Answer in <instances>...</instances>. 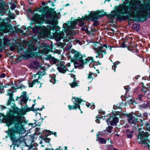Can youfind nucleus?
Returning a JSON list of instances; mask_svg holds the SVG:
<instances>
[{"label":"nucleus","mask_w":150,"mask_h":150,"mask_svg":"<svg viewBox=\"0 0 150 150\" xmlns=\"http://www.w3.org/2000/svg\"><path fill=\"white\" fill-rule=\"evenodd\" d=\"M1 78H4L5 76V74L3 73L1 74Z\"/></svg>","instance_id":"obj_61"},{"label":"nucleus","mask_w":150,"mask_h":150,"mask_svg":"<svg viewBox=\"0 0 150 150\" xmlns=\"http://www.w3.org/2000/svg\"><path fill=\"white\" fill-rule=\"evenodd\" d=\"M148 8L143 13H142V14L137 17V20L139 21H143L141 19L146 20L147 19L148 16L150 15V6H148Z\"/></svg>","instance_id":"obj_15"},{"label":"nucleus","mask_w":150,"mask_h":150,"mask_svg":"<svg viewBox=\"0 0 150 150\" xmlns=\"http://www.w3.org/2000/svg\"><path fill=\"white\" fill-rule=\"evenodd\" d=\"M140 9L131 0L128 6H126V4H121L118 6H115V9L116 13L115 16L120 21L122 19H127L133 15L138 13L142 14V10Z\"/></svg>","instance_id":"obj_2"},{"label":"nucleus","mask_w":150,"mask_h":150,"mask_svg":"<svg viewBox=\"0 0 150 150\" xmlns=\"http://www.w3.org/2000/svg\"><path fill=\"white\" fill-rule=\"evenodd\" d=\"M91 46L98 54V56H96V58H102L104 55L106 53L107 45L106 44L101 45L98 42H95L92 43Z\"/></svg>","instance_id":"obj_5"},{"label":"nucleus","mask_w":150,"mask_h":150,"mask_svg":"<svg viewBox=\"0 0 150 150\" xmlns=\"http://www.w3.org/2000/svg\"><path fill=\"white\" fill-rule=\"evenodd\" d=\"M134 132L133 131H130L129 129H127L126 131V134L127 137L129 139L132 138V135Z\"/></svg>","instance_id":"obj_27"},{"label":"nucleus","mask_w":150,"mask_h":150,"mask_svg":"<svg viewBox=\"0 0 150 150\" xmlns=\"http://www.w3.org/2000/svg\"><path fill=\"white\" fill-rule=\"evenodd\" d=\"M12 102H14V100L13 97H9V100L7 103V105H11Z\"/></svg>","instance_id":"obj_36"},{"label":"nucleus","mask_w":150,"mask_h":150,"mask_svg":"<svg viewBox=\"0 0 150 150\" xmlns=\"http://www.w3.org/2000/svg\"><path fill=\"white\" fill-rule=\"evenodd\" d=\"M94 63L95 62H94V61H92V62H90L89 65V67L91 68L94 67L95 66Z\"/></svg>","instance_id":"obj_48"},{"label":"nucleus","mask_w":150,"mask_h":150,"mask_svg":"<svg viewBox=\"0 0 150 150\" xmlns=\"http://www.w3.org/2000/svg\"><path fill=\"white\" fill-rule=\"evenodd\" d=\"M148 2H146V1H144V4H145L146 5V6H142V8H144V10H143L142 11V13H143V12H145L146 11L145 8H148V6H149V5L150 4V0H147Z\"/></svg>","instance_id":"obj_28"},{"label":"nucleus","mask_w":150,"mask_h":150,"mask_svg":"<svg viewBox=\"0 0 150 150\" xmlns=\"http://www.w3.org/2000/svg\"><path fill=\"white\" fill-rule=\"evenodd\" d=\"M112 16V15L111 14H107L106 16L108 18H110V17L111 18V17H111Z\"/></svg>","instance_id":"obj_63"},{"label":"nucleus","mask_w":150,"mask_h":150,"mask_svg":"<svg viewBox=\"0 0 150 150\" xmlns=\"http://www.w3.org/2000/svg\"><path fill=\"white\" fill-rule=\"evenodd\" d=\"M98 117H96V122L98 123H100V119L98 118Z\"/></svg>","instance_id":"obj_59"},{"label":"nucleus","mask_w":150,"mask_h":150,"mask_svg":"<svg viewBox=\"0 0 150 150\" xmlns=\"http://www.w3.org/2000/svg\"><path fill=\"white\" fill-rule=\"evenodd\" d=\"M98 141L101 143L102 144H105L106 142V140L103 138H99Z\"/></svg>","instance_id":"obj_38"},{"label":"nucleus","mask_w":150,"mask_h":150,"mask_svg":"<svg viewBox=\"0 0 150 150\" xmlns=\"http://www.w3.org/2000/svg\"><path fill=\"white\" fill-rule=\"evenodd\" d=\"M143 97V96L142 94H140L138 96V97L137 98L139 101H141L142 100V98Z\"/></svg>","instance_id":"obj_45"},{"label":"nucleus","mask_w":150,"mask_h":150,"mask_svg":"<svg viewBox=\"0 0 150 150\" xmlns=\"http://www.w3.org/2000/svg\"><path fill=\"white\" fill-rule=\"evenodd\" d=\"M85 16H82L81 18L78 17L76 19L73 21H67L66 23L63 25V28H77L76 25L78 23V25L81 28H85Z\"/></svg>","instance_id":"obj_4"},{"label":"nucleus","mask_w":150,"mask_h":150,"mask_svg":"<svg viewBox=\"0 0 150 150\" xmlns=\"http://www.w3.org/2000/svg\"><path fill=\"white\" fill-rule=\"evenodd\" d=\"M50 81L52 82L53 84H54L56 83V80L55 79V77L54 76H52L50 80Z\"/></svg>","instance_id":"obj_40"},{"label":"nucleus","mask_w":150,"mask_h":150,"mask_svg":"<svg viewBox=\"0 0 150 150\" xmlns=\"http://www.w3.org/2000/svg\"><path fill=\"white\" fill-rule=\"evenodd\" d=\"M139 144H142V146L143 147H147L149 148V146H150V145L148 144L146 142V141H145L142 142L141 140H140V141H139Z\"/></svg>","instance_id":"obj_31"},{"label":"nucleus","mask_w":150,"mask_h":150,"mask_svg":"<svg viewBox=\"0 0 150 150\" xmlns=\"http://www.w3.org/2000/svg\"><path fill=\"white\" fill-rule=\"evenodd\" d=\"M111 117L112 116L109 114H108L107 116H105L104 117V119L106 120V121L107 122L108 124V122H110V120H111Z\"/></svg>","instance_id":"obj_34"},{"label":"nucleus","mask_w":150,"mask_h":150,"mask_svg":"<svg viewBox=\"0 0 150 150\" xmlns=\"http://www.w3.org/2000/svg\"><path fill=\"white\" fill-rule=\"evenodd\" d=\"M70 66H71L69 64H68L67 65H66L60 64L58 65L57 68L59 72L63 73H64L67 71L70 72L72 71V69H70Z\"/></svg>","instance_id":"obj_12"},{"label":"nucleus","mask_w":150,"mask_h":150,"mask_svg":"<svg viewBox=\"0 0 150 150\" xmlns=\"http://www.w3.org/2000/svg\"><path fill=\"white\" fill-rule=\"evenodd\" d=\"M1 40L0 39V50H2L4 48V47L1 44Z\"/></svg>","instance_id":"obj_54"},{"label":"nucleus","mask_w":150,"mask_h":150,"mask_svg":"<svg viewBox=\"0 0 150 150\" xmlns=\"http://www.w3.org/2000/svg\"><path fill=\"white\" fill-rule=\"evenodd\" d=\"M38 49L37 47L33 45H30L29 46L26 51L23 52V56L26 58H28L30 57L33 58L36 57L38 54L37 53L35 52L34 51H36Z\"/></svg>","instance_id":"obj_7"},{"label":"nucleus","mask_w":150,"mask_h":150,"mask_svg":"<svg viewBox=\"0 0 150 150\" xmlns=\"http://www.w3.org/2000/svg\"><path fill=\"white\" fill-rule=\"evenodd\" d=\"M113 128V127L111 126H108L106 128V130L108 133H110L111 132V131Z\"/></svg>","instance_id":"obj_39"},{"label":"nucleus","mask_w":150,"mask_h":150,"mask_svg":"<svg viewBox=\"0 0 150 150\" xmlns=\"http://www.w3.org/2000/svg\"><path fill=\"white\" fill-rule=\"evenodd\" d=\"M135 100L134 99H132L129 100L128 101V103L130 104H133V103H135Z\"/></svg>","instance_id":"obj_44"},{"label":"nucleus","mask_w":150,"mask_h":150,"mask_svg":"<svg viewBox=\"0 0 150 150\" xmlns=\"http://www.w3.org/2000/svg\"><path fill=\"white\" fill-rule=\"evenodd\" d=\"M93 61V58L92 57H89L86 58H85V59H83L82 65V67L85 64L88 63H90V62H92Z\"/></svg>","instance_id":"obj_25"},{"label":"nucleus","mask_w":150,"mask_h":150,"mask_svg":"<svg viewBox=\"0 0 150 150\" xmlns=\"http://www.w3.org/2000/svg\"><path fill=\"white\" fill-rule=\"evenodd\" d=\"M149 90H150V87L149 88H148V87H147L146 88V89H142V91L143 92H147L148 91H149Z\"/></svg>","instance_id":"obj_51"},{"label":"nucleus","mask_w":150,"mask_h":150,"mask_svg":"<svg viewBox=\"0 0 150 150\" xmlns=\"http://www.w3.org/2000/svg\"><path fill=\"white\" fill-rule=\"evenodd\" d=\"M149 124L148 123L146 122L145 124V126L146 128H147V127H150L149 126Z\"/></svg>","instance_id":"obj_60"},{"label":"nucleus","mask_w":150,"mask_h":150,"mask_svg":"<svg viewBox=\"0 0 150 150\" xmlns=\"http://www.w3.org/2000/svg\"><path fill=\"white\" fill-rule=\"evenodd\" d=\"M13 90L12 89L8 90L7 91V95L9 97H12L13 95Z\"/></svg>","instance_id":"obj_33"},{"label":"nucleus","mask_w":150,"mask_h":150,"mask_svg":"<svg viewBox=\"0 0 150 150\" xmlns=\"http://www.w3.org/2000/svg\"><path fill=\"white\" fill-rule=\"evenodd\" d=\"M150 138V134L147 132H144L143 131L139 132L138 137V139L141 140L142 142L144 141L146 139Z\"/></svg>","instance_id":"obj_14"},{"label":"nucleus","mask_w":150,"mask_h":150,"mask_svg":"<svg viewBox=\"0 0 150 150\" xmlns=\"http://www.w3.org/2000/svg\"><path fill=\"white\" fill-rule=\"evenodd\" d=\"M41 70L42 71H40L38 72V74H37L34 75V77L35 78L36 77V76L38 74L40 75V76H42L45 74V70L44 69H42Z\"/></svg>","instance_id":"obj_35"},{"label":"nucleus","mask_w":150,"mask_h":150,"mask_svg":"<svg viewBox=\"0 0 150 150\" xmlns=\"http://www.w3.org/2000/svg\"><path fill=\"white\" fill-rule=\"evenodd\" d=\"M92 75H94V74L91 72H90L88 74V78L89 80V81L90 82H91L93 79V77L92 76Z\"/></svg>","instance_id":"obj_37"},{"label":"nucleus","mask_w":150,"mask_h":150,"mask_svg":"<svg viewBox=\"0 0 150 150\" xmlns=\"http://www.w3.org/2000/svg\"><path fill=\"white\" fill-rule=\"evenodd\" d=\"M11 5V8L12 10H14L15 8L16 7V6L14 3H10Z\"/></svg>","instance_id":"obj_41"},{"label":"nucleus","mask_w":150,"mask_h":150,"mask_svg":"<svg viewBox=\"0 0 150 150\" xmlns=\"http://www.w3.org/2000/svg\"><path fill=\"white\" fill-rule=\"evenodd\" d=\"M44 8H45V7H42V8H37V10L38 11H39V12L41 13H42V14H43V13H44V12L42 11L44 10L43 9Z\"/></svg>","instance_id":"obj_46"},{"label":"nucleus","mask_w":150,"mask_h":150,"mask_svg":"<svg viewBox=\"0 0 150 150\" xmlns=\"http://www.w3.org/2000/svg\"><path fill=\"white\" fill-rule=\"evenodd\" d=\"M124 0H122V1H123ZM125 1H124L123 2V3L122 4H128L129 3V0H124Z\"/></svg>","instance_id":"obj_55"},{"label":"nucleus","mask_w":150,"mask_h":150,"mask_svg":"<svg viewBox=\"0 0 150 150\" xmlns=\"http://www.w3.org/2000/svg\"><path fill=\"white\" fill-rule=\"evenodd\" d=\"M46 18L45 20V23L50 25L51 26L49 28L43 26L44 28H61L58 26H57V21L53 18Z\"/></svg>","instance_id":"obj_11"},{"label":"nucleus","mask_w":150,"mask_h":150,"mask_svg":"<svg viewBox=\"0 0 150 150\" xmlns=\"http://www.w3.org/2000/svg\"><path fill=\"white\" fill-rule=\"evenodd\" d=\"M20 98H21V104H22L23 103H26L27 101L26 96L23 95H21L20 97H18L16 100H18Z\"/></svg>","instance_id":"obj_26"},{"label":"nucleus","mask_w":150,"mask_h":150,"mask_svg":"<svg viewBox=\"0 0 150 150\" xmlns=\"http://www.w3.org/2000/svg\"><path fill=\"white\" fill-rule=\"evenodd\" d=\"M114 65L112 66V69L114 71H115V69L116 67H117L116 65L117 64L116 63H115L114 64Z\"/></svg>","instance_id":"obj_49"},{"label":"nucleus","mask_w":150,"mask_h":150,"mask_svg":"<svg viewBox=\"0 0 150 150\" xmlns=\"http://www.w3.org/2000/svg\"><path fill=\"white\" fill-rule=\"evenodd\" d=\"M29 67L31 68L37 69L39 67V63L37 61H33L30 64Z\"/></svg>","instance_id":"obj_24"},{"label":"nucleus","mask_w":150,"mask_h":150,"mask_svg":"<svg viewBox=\"0 0 150 150\" xmlns=\"http://www.w3.org/2000/svg\"><path fill=\"white\" fill-rule=\"evenodd\" d=\"M99 17L97 15V13H95L94 11L90 12L89 15L86 14L85 15V21H91L93 22V25L94 26H97L99 24L98 20Z\"/></svg>","instance_id":"obj_8"},{"label":"nucleus","mask_w":150,"mask_h":150,"mask_svg":"<svg viewBox=\"0 0 150 150\" xmlns=\"http://www.w3.org/2000/svg\"><path fill=\"white\" fill-rule=\"evenodd\" d=\"M146 129L147 131H148L150 132V127H147V128H146Z\"/></svg>","instance_id":"obj_64"},{"label":"nucleus","mask_w":150,"mask_h":150,"mask_svg":"<svg viewBox=\"0 0 150 150\" xmlns=\"http://www.w3.org/2000/svg\"><path fill=\"white\" fill-rule=\"evenodd\" d=\"M33 32L35 35H38L39 38H45L51 35V30L53 31L52 34L57 41H59L61 39L65 36L70 35L71 38L68 37L69 39L73 38V35L75 33L72 29H64L62 32H59V29H32Z\"/></svg>","instance_id":"obj_3"},{"label":"nucleus","mask_w":150,"mask_h":150,"mask_svg":"<svg viewBox=\"0 0 150 150\" xmlns=\"http://www.w3.org/2000/svg\"><path fill=\"white\" fill-rule=\"evenodd\" d=\"M94 11L95 13H97V15L100 18H102L104 16H106L107 14V13H104V11L103 10H101L100 11L98 10Z\"/></svg>","instance_id":"obj_23"},{"label":"nucleus","mask_w":150,"mask_h":150,"mask_svg":"<svg viewBox=\"0 0 150 150\" xmlns=\"http://www.w3.org/2000/svg\"><path fill=\"white\" fill-rule=\"evenodd\" d=\"M71 52L74 54V58L75 59L78 61V62H74L75 66L82 67V63L83 59H85V57L83 56L79 52L74 50L72 49L71 50Z\"/></svg>","instance_id":"obj_6"},{"label":"nucleus","mask_w":150,"mask_h":150,"mask_svg":"<svg viewBox=\"0 0 150 150\" xmlns=\"http://www.w3.org/2000/svg\"><path fill=\"white\" fill-rule=\"evenodd\" d=\"M25 86L23 85H21L20 87H19V88H20L21 89H24L25 88Z\"/></svg>","instance_id":"obj_57"},{"label":"nucleus","mask_w":150,"mask_h":150,"mask_svg":"<svg viewBox=\"0 0 150 150\" xmlns=\"http://www.w3.org/2000/svg\"><path fill=\"white\" fill-rule=\"evenodd\" d=\"M26 93H27L26 92H25V91L23 92H22L23 95H23L24 96H26Z\"/></svg>","instance_id":"obj_62"},{"label":"nucleus","mask_w":150,"mask_h":150,"mask_svg":"<svg viewBox=\"0 0 150 150\" xmlns=\"http://www.w3.org/2000/svg\"><path fill=\"white\" fill-rule=\"evenodd\" d=\"M8 16L11 19H14L15 17L14 16V14L10 12L8 15Z\"/></svg>","instance_id":"obj_42"},{"label":"nucleus","mask_w":150,"mask_h":150,"mask_svg":"<svg viewBox=\"0 0 150 150\" xmlns=\"http://www.w3.org/2000/svg\"><path fill=\"white\" fill-rule=\"evenodd\" d=\"M134 29V31H136L137 32H138L139 33H140V29Z\"/></svg>","instance_id":"obj_58"},{"label":"nucleus","mask_w":150,"mask_h":150,"mask_svg":"<svg viewBox=\"0 0 150 150\" xmlns=\"http://www.w3.org/2000/svg\"><path fill=\"white\" fill-rule=\"evenodd\" d=\"M44 8L42 11L44 12L42 16L44 18H53L54 15L56 13L55 11H54L55 8H50L47 6H45Z\"/></svg>","instance_id":"obj_9"},{"label":"nucleus","mask_w":150,"mask_h":150,"mask_svg":"<svg viewBox=\"0 0 150 150\" xmlns=\"http://www.w3.org/2000/svg\"><path fill=\"white\" fill-rule=\"evenodd\" d=\"M81 29L82 31H85L86 33L89 35H93L94 34L96 30L95 29Z\"/></svg>","instance_id":"obj_22"},{"label":"nucleus","mask_w":150,"mask_h":150,"mask_svg":"<svg viewBox=\"0 0 150 150\" xmlns=\"http://www.w3.org/2000/svg\"><path fill=\"white\" fill-rule=\"evenodd\" d=\"M73 99L75 100V101L74 102V105L72 106L71 105H69L68 107L69 109L71 110L77 108L80 109V107L79 104L82 101V100L81 98H73Z\"/></svg>","instance_id":"obj_16"},{"label":"nucleus","mask_w":150,"mask_h":150,"mask_svg":"<svg viewBox=\"0 0 150 150\" xmlns=\"http://www.w3.org/2000/svg\"><path fill=\"white\" fill-rule=\"evenodd\" d=\"M9 9V6L8 3H6L2 1L0 3V16H2V14H5Z\"/></svg>","instance_id":"obj_13"},{"label":"nucleus","mask_w":150,"mask_h":150,"mask_svg":"<svg viewBox=\"0 0 150 150\" xmlns=\"http://www.w3.org/2000/svg\"><path fill=\"white\" fill-rule=\"evenodd\" d=\"M6 21L5 18L2 19L0 17V28H19V25H17L13 28L10 22H6Z\"/></svg>","instance_id":"obj_10"},{"label":"nucleus","mask_w":150,"mask_h":150,"mask_svg":"<svg viewBox=\"0 0 150 150\" xmlns=\"http://www.w3.org/2000/svg\"><path fill=\"white\" fill-rule=\"evenodd\" d=\"M28 11L30 13H31L32 14H33V11L31 8H29L28 10Z\"/></svg>","instance_id":"obj_56"},{"label":"nucleus","mask_w":150,"mask_h":150,"mask_svg":"<svg viewBox=\"0 0 150 150\" xmlns=\"http://www.w3.org/2000/svg\"><path fill=\"white\" fill-rule=\"evenodd\" d=\"M4 45V46H6L10 44V40L9 38L4 37L3 38Z\"/></svg>","instance_id":"obj_29"},{"label":"nucleus","mask_w":150,"mask_h":150,"mask_svg":"<svg viewBox=\"0 0 150 150\" xmlns=\"http://www.w3.org/2000/svg\"><path fill=\"white\" fill-rule=\"evenodd\" d=\"M117 29H115L113 30V29H112L109 30L110 31L108 32V33H113L115 34H117V33L116 32H117Z\"/></svg>","instance_id":"obj_43"},{"label":"nucleus","mask_w":150,"mask_h":150,"mask_svg":"<svg viewBox=\"0 0 150 150\" xmlns=\"http://www.w3.org/2000/svg\"><path fill=\"white\" fill-rule=\"evenodd\" d=\"M69 84L71 88H73L78 86V82L76 81V80H73L72 82L69 83Z\"/></svg>","instance_id":"obj_32"},{"label":"nucleus","mask_w":150,"mask_h":150,"mask_svg":"<svg viewBox=\"0 0 150 150\" xmlns=\"http://www.w3.org/2000/svg\"><path fill=\"white\" fill-rule=\"evenodd\" d=\"M147 105L145 103L140 105V108H147Z\"/></svg>","instance_id":"obj_47"},{"label":"nucleus","mask_w":150,"mask_h":150,"mask_svg":"<svg viewBox=\"0 0 150 150\" xmlns=\"http://www.w3.org/2000/svg\"><path fill=\"white\" fill-rule=\"evenodd\" d=\"M14 112L18 115L16 116L9 114L5 117V121L8 125H13V126L9 130L10 138L13 142V144L18 147L22 142L24 141L23 137L19 136L20 138H16L15 135L21 132L23 129V123L24 122L23 116L20 115H23L24 112L21 109L16 108L14 110Z\"/></svg>","instance_id":"obj_1"},{"label":"nucleus","mask_w":150,"mask_h":150,"mask_svg":"<svg viewBox=\"0 0 150 150\" xmlns=\"http://www.w3.org/2000/svg\"><path fill=\"white\" fill-rule=\"evenodd\" d=\"M46 59H47L49 60L50 61L54 63H56L57 62V60L56 59L50 55L47 56L46 57Z\"/></svg>","instance_id":"obj_30"},{"label":"nucleus","mask_w":150,"mask_h":150,"mask_svg":"<svg viewBox=\"0 0 150 150\" xmlns=\"http://www.w3.org/2000/svg\"><path fill=\"white\" fill-rule=\"evenodd\" d=\"M15 46H12L10 47V50L11 51H13L15 50Z\"/></svg>","instance_id":"obj_52"},{"label":"nucleus","mask_w":150,"mask_h":150,"mask_svg":"<svg viewBox=\"0 0 150 150\" xmlns=\"http://www.w3.org/2000/svg\"><path fill=\"white\" fill-rule=\"evenodd\" d=\"M42 76H39L38 79L33 80L32 82H29L28 83L29 87H32L34 86H35L36 87L40 88L41 86L40 83L38 81V79H41Z\"/></svg>","instance_id":"obj_19"},{"label":"nucleus","mask_w":150,"mask_h":150,"mask_svg":"<svg viewBox=\"0 0 150 150\" xmlns=\"http://www.w3.org/2000/svg\"><path fill=\"white\" fill-rule=\"evenodd\" d=\"M121 46L122 47H127V46L125 44V42L122 43L121 44Z\"/></svg>","instance_id":"obj_53"},{"label":"nucleus","mask_w":150,"mask_h":150,"mask_svg":"<svg viewBox=\"0 0 150 150\" xmlns=\"http://www.w3.org/2000/svg\"><path fill=\"white\" fill-rule=\"evenodd\" d=\"M44 17L42 14H39L38 13L34 14L31 18L32 22H34L37 21H42L44 19Z\"/></svg>","instance_id":"obj_21"},{"label":"nucleus","mask_w":150,"mask_h":150,"mask_svg":"<svg viewBox=\"0 0 150 150\" xmlns=\"http://www.w3.org/2000/svg\"><path fill=\"white\" fill-rule=\"evenodd\" d=\"M128 117V121L130 124H134L137 122V119L136 118V116L134 114L130 113L126 115Z\"/></svg>","instance_id":"obj_17"},{"label":"nucleus","mask_w":150,"mask_h":150,"mask_svg":"<svg viewBox=\"0 0 150 150\" xmlns=\"http://www.w3.org/2000/svg\"><path fill=\"white\" fill-rule=\"evenodd\" d=\"M70 76L71 78L73 79V81L76 80L75 76L74 74H70Z\"/></svg>","instance_id":"obj_50"},{"label":"nucleus","mask_w":150,"mask_h":150,"mask_svg":"<svg viewBox=\"0 0 150 150\" xmlns=\"http://www.w3.org/2000/svg\"><path fill=\"white\" fill-rule=\"evenodd\" d=\"M120 117V116L119 115H113L111 117V120L109 122L110 124L112 126H116L117 123L119 122L118 117Z\"/></svg>","instance_id":"obj_20"},{"label":"nucleus","mask_w":150,"mask_h":150,"mask_svg":"<svg viewBox=\"0 0 150 150\" xmlns=\"http://www.w3.org/2000/svg\"><path fill=\"white\" fill-rule=\"evenodd\" d=\"M44 19L42 20V21H37L34 22H32L31 23V25H32L33 23H35V27H32L31 26H29L28 27L26 28L25 27L22 28L20 26V28H43L44 27L42 26H41V25L43 23Z\"/></svg>","instance_id":"obj_18"}]
</instances>
